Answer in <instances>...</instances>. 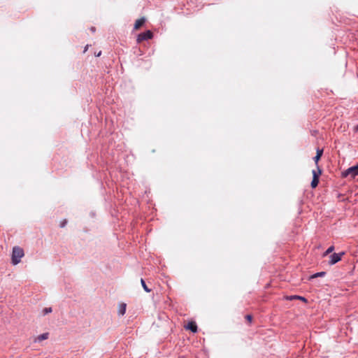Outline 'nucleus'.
<instances>
[{"label": "nucleus", "instance_id": "16", "mask_svg": "<svg viewBox=\"0 0 358 358\" xmlns=\"http://www.w3.org/2000/svg\"><path fill=\"white\" fill-rule=\"evenodd\" d=\"M245 318L246 320L248 321V322H251L252 321V317L250 315H247L245 316Z\"/></svg>", "mask_w": 358, "mask_h": 358}, {"label": "nucleus", "instance_id": "21", "mask_svg": "<svg viewBox=\"0 0 358 358\" xmlns=\"http://www.w3.org/2000/svg\"><path fill=\"white\" fill-rule=\"evenodd\" d=\"M357 129H358V124H357Z\"/></svg>", "mask_w": 358, "mask_h": 358}, {"label": "nucleus", "instance_id": "13", "mask_svg": "<svg viewBox=\"0 0 358 358\" xmlns=\"http://www.w3.org/2000/svg\"><path fill=\"white\" fill-rule=\"evenodd\" d=\"M334 250V246H330L325 252L323 254V257H325L327 256V255L330 254L331 252H332Z\"/></svg>", "mask_w": 358, "mask_h": 358}, {"label": "nucleus", "instance_id": "17", "mask_svg": "<svg viewBox=\"0 0 358 358\" xmlns=\"http://www.w3.org/2000/svg\"><path fill=\"white\" fill-rule=\"evenodd\" d=\"M298 299H301V300H303V301H306L305 298L303 297V296H296Z\"/></svg>", "mask_w": 358, "mask_h": 358}, {"label": "nucleus", "instance_id": "3", "mask_svg": "<svg viewBox=\"0 0 358 358\" xmlns=\"http://www.w3.org/2000/svg\"><path fill=\"white\" fill-rule=\"evenodd\" d=\"M321 169L317 166V170H313V180L311 182L312 188H315L319 183V176L321 174Z\"/></svg>", "mask_w": 358, "mask_h": 358}, {"label": "nucleus", "instance_id": "8", "mask_svg": "<svg viewBox=\"0 0 358 358\" xmlns=\"http://www.w3.org/2000/svg\"><path fill=\"white\" fill-rule=\"evenodd\" d=\"M323 154V150L317 149L316 156L314 157V161L316 164L317 167L318 166V161Z\"/></svg>", "mask_w": 358, "mask_h": 358}, {"label": "nucleus", "instance_id": "12", "mask_svg": "<svg viewBox=\"0 0 358 358\" xmlns=\"http://www.w3.org/2000/svg\"><path fill=\"white\" fill-rule=\"evenodd\" d=\"M325 274H326V273L324 271L316 273L313 274V275H311L310 278H317V277H323L325 275Z\"/></svg>", "mask_w": 358, "mask_h": 358}, {"label": "nucleus", "instance_id": "1", "mask_svg": "<svg viewBox=\"0 0 358 358\" xmlns=\"http://www.w3.org/2000/svg\"><path fill=\"white\" fill-rule=\"evenodd\" d=\"M24 252L22 248L15 246L13 248L11 261L13 265H17L21 262V259L24 257Z\"/></svg>", "mask_w": 358, "mask_h": 358}, {"label": "nucleus", "instance_id": "20", "mask_svg": "<svg viewBox=\"0 0 358 358\" xmlns=\"http://www.w3.org/2000/svg\"><path fill=\"white\" fill-rule=\"evenodd\" d=\"M101 54V52L100 51L99 53H97V55H96V57H99Z\"/></svg>", "mask_w": 358, "mask_h": 358}, {"label": "nucleus", "instance_id": "5", "mask_svg": "<svg viewBox=\"0 0 358 358\" xmlns=\"http://www.w3.org/2000/svg\"><path fill=\"white\" fill-rule=\"evenodd\" d=\"M344 252H340V253H334L331 255H330L329 258V264L334 265L338 262L341 259L343 255H344Z\"/></svg>", "mask_w": 358, "mask_h": 358}, {"label": "nucleus", "instance_id": "2", "mask_svg": "<svg viewBox=\"0 0 358 358\" xmlns=\"http://www.w3.org/2000/svg\"><path fill=\"white\" fill-rule=\"evenodd\" d=\"M358 164L352 167H350L346 171H345L342 175L343 177L347 178L350 177L351 178H354L356 176H358Z\"/></svg>", "mask_w": 358, "mask_h": 358}, {"label": "nucleus", "instance_id": "19", "mask_svg": "<svg viewBox=\"0 0 358 358\" xmlns=\"http://www.w3.org/2000/svg\"><path fill=\"white\" fill-rule=\"evenodd\" d=\"M91 31H92V32L95 31V28H94V27H92V28H91Z\"/></svg>", "mask_w": 358, "mask_h": 358}, {"label": "nucleus", "instance_id": "9", "mask_svg": "<svg viewBox=\"0 0 358 358\" xmlns=\"http://www.w3.org/2000/svg\"><path fill=\"white\" fill-rule=\"evenodd\" d=\"M126 308H127L126 303H120L119 306V308H118V314L120 315H124L126 312Z\"/></svg>", "mask_w": 358, "mask_h": 358}, {"label": "nucleus", "instance_id": "11", "mask_svg": "<svg viewBox=\"0 0 358 358\" xmlns=\"http://www.w3.org/2000/svg\"><path fill=\"white\" fill-rule=\"evenodd\" d=\"M141 285H142V287H143V289H144L146 292H150L151 291V289H149V288L148 287V286L146 285L145 282L144 281V280H143V279H142V278H141Z\"/></svg>", "mask_w": 358, "mask_h": 358}, {"label": "nucleus", "instance_id": "7", "mask_svg": "<svg viewBox=\"0 0 358 358\" xmlns=\"http://www.w3.org/2000/svg\"><path fill=\"white\" fill-rule=\"evenodd\" d=\"M186 329L190 330L191 331L195 333L197 331V326L195 322H190L186 327Z\"/></svg>", "mask_w": 358, "mask_h": 358}, {"label": "nucleus", "instance_id": "14", "mask_svg": "<svg viewBox=\"0 0 358 358\" xmlns=\"http://www.w3.org/2000/svg\"><path fill=\"white\" fill-rule=\"evenodd\" d=\"M52 311V308L49 307V308H45L43 310V315H46L48 313H50Z\"/></svg>", "mask_w": 358, "mask_h": 358}, {"label": "nucleus", "instance_id": "6", "mask_svg": "<svg viewBox=\"0 0 358 358\" xmlns=\"http://www.w3.org/2000/svg\"><path fill=\"white\" fill-rule=\"evenodd\" d=\"M145 22V17L138 19L134 24V29H138Z\"/></svg>", "mask_w": 358, "mask_h": 358}, {"label": "nucleus", "instance_id": "18", "mask_svg": "<svg viewBox=\"0 0 358 358\" xmlns=\"http://www.w3.org/2000/svg\"><path fill=\"white\" fill-rule=\"evenodd\" d=\"M88 45H87L85 48L84 52H85L87 50Z\"/></svg>", "mask_w": 358, "mask_h": 358}, {"label": "nucleus", "instance_id": "4", "mask_svg": "<svg viewBox=\"0 0 358 358\" xmlns=\"http://www.w3.org/2000/svg\"><path fill=\"white\" fill-rule=\"evenodd\" d=\"M152 33L150 31H146L145 32L139 34L137 37V43H140L143 41H146L152 38Z\"/></svg>", "mask_w": 358, "mask_h": 358}, {"label": "nucleus", "instance_id": "10", "mask_svg": "<svg viewBox=\"0 0 358 358\" xmlns=\"http://www.w3.org/2000/svg\"><path fill=\"white\" fill-rule=\"evenodd\" d=\"M48 336H49L48 333H43V334L39 335L36 338V341L40 342V341H42L43 340H46V339L48 338Z\"/></svg>", "mask_w": 358, "mask_h": 358}, {"label": "nucleus", "instance_id": "15", "mask_svg": "<svg viewBox=\"0 0 358 358\" xmlns=\"http://www.w3.org/2000/svg\"><path fill=\"white\" fill-rule=\"evenodd\" d=\"M66 223H67L66 220H63V221L61 222V224H60V227H65V225L66 224Z\"/></svg>", "mask_w": 358, "mask_h": 358}]
</instances>
